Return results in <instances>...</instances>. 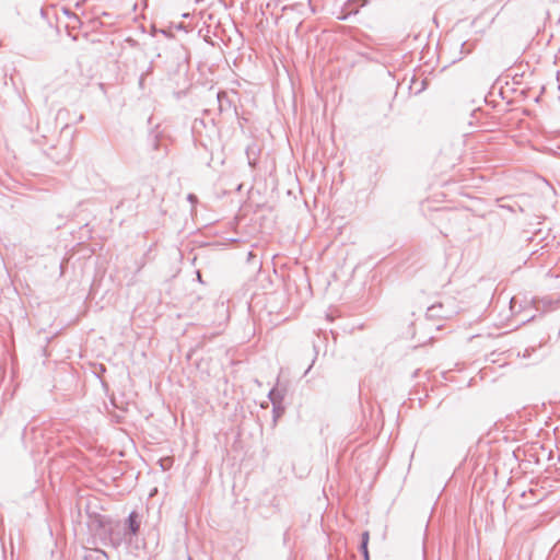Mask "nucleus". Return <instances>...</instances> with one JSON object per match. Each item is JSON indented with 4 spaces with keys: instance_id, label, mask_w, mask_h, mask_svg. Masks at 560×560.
<instances>
[{
    "instance_id": "nucleus-11",
    "label": "nucleus",
    "mask_w": 560,
    "mask_h": 560,
    "mask_svg": "<svg viewBox=\"0 0 560 560\" xmlns=\"http://www.w3.org/2000/svg\"><path fill=\"white\" fill-rule=\"evenodd\" d=\"M187 200L191 203V205H195L197 201H198V198L196 195L194 194H188L187 196Z\"/></svg>"
},
{
    "instance_id": "nucleus-12",
    "label": "nucleus",
    "mask_w": 560,
    "mask_h": 560,
    "mask_svg": "<svg viewBox=\"0 0 560 560\" xmlns=\"http://www.w3.org/2000/svg\"><path fill=\"white\" fill-rule=\"evenodd\" d=\"M143 81H144V78H143V75H141V78L139 80V84L142 85Z\"/></svg>"
},
{
    "instance_id": "nucleus-2",
    "label": "nucleus",
    "mask_w": 560,
    "mask_h": 560,
    "mask_svg": "<svg viewBox=\"0 0 560 560\" xmlns=\"http://www.w3.org/2000/svg\"><path fill=\"white\" fill-rule=\"evenodd\" d=\"M126 527H127V532L125 533V535H127V534L137 535L139 533L140 520H139V514L136 511H132L131 513H129L127 521H126Z\"/></svg>"
},
{
    "instance_id": "nucleus-4",
    "label": "nucleus",
    "mask_w": 560,
    "mask_h": 560,
    "mask_svg": "<svg viewBox=\"0 0 560 560\" xmlns=\"http://www.w3.org/2000/svg\"><path fill=\"white\" fill-rule=\"evenodd\" d=\"M285 394H287V389L285 388H280L278 385L272 387L269 393H268V398L269 400L271 401V404H273V401L276 404H282L284 397H285Z\"/></svg>"
},
{
    "instance_id": "nucleus-7",
    "label": "nucleus",
    "mask_w": 560,
    "mask_h": 560,
    "mask_svg": "<svg viewBox=\"0 0 560 560\" xmlns=\"http://www.w3.org/2000/svg\"><path fill=\"white\" fill-rule=\"evenodd\" d=\"M246 155L248 159V164L254 167L256 165V147L249 145L246 149Z\"/></svg>"
},
{
    "instance_id": "nucleus-5",
    "label": "nucleus",
    "mask_w": 560,
    "mask_h": 560,
    "mask_svg": "<svg viewBox=\"0 0 560 560\" xmlns=\"http://www.w3.org/2000/svg\"><path fill=\"white\" fill-rule=\"evenodd\" d=\"M369 539H370L369 532H363L361 535V542H360L359 549H360L364 560H370L369 559V549H368Z\"/></svg>"
},
{
    "instance_id": "nucleus-9",
    "label": "nucleus",
    "mask_w": 560,
    "mask_h": 560,
    "mask_svg": "<svg viewBox=\"0 0 560 560\" xmlns=\"http://www.w3.org/2000/svg\"><path fill=\"white\" fill-rule=\"evenodd\" d=\"M152 148L154 150H159L160 149V141H159V136L158 133H154L153 135V138H152Z\"/></svg>"
},
{
    "instance_id": "nucleus-3",
    "label": "nucleus",
    "mask_w": 560,
    "mask_h": 560,
    "mask_svg": "<svg viewBox=\"0 0 560 560\" xmlns=\"http://www.w3.org/2000/svg\"><path fill=\"white\" fill-rule=\"evenodd\" d=\"M218 109L220 113L230 110L233 107L232 101L225 91H219L217 93Z\"/></svg>"
},
{
    "instance_id": "nucleus-6",
    "label": "nucleus",
    "mask_w": 560,
    "mask_h": 560,
    "mask_svg": "<svg viewBox=\"0 0 560 560\" xmlns=\"http://www.w3.org/2000/svg\"><path fill=\"white\" fill-rule=\"evenodd\" d=\"M442 307V304H434L427 310V316L434 318V317H444L445 315L440 313V308Z\"/></svg>"
},
{
    "instance_id": "nucleus-8",
    "label": "nucleus",
    "mask_w": 560,
    "mask_h": 560,
    "mask_svg": "<svg viewBox=\"0 0 560 560\" xmlns=\"http://www.w3.org/2000/svg\"><path fill=\"white\" fill-rule=\"evenodd\" d=\"M284 412V406L283 404H276L273 401L272 404V415H273V422L278 420Z\"/></svg>"
},
{
    "instance_id": "nucleus-10",
    "label": "nucleus",
    "mask_w": 560,
    "mask_h": 560,
    "mask_svg": "<svg viewBox=\"0 0 560 560\" xmlns=\"http://www.w3.org/2000/svg\"><path fill=\"white\" fill-rule=\"evenodd\" d=\"M51 159L55 160L56 163H58V164L63 163L65 161L68 160V150H66L63 156H61V158L51 156Z\"/></svg>"
},
{
    "instance_id": "nucleus-1",
    "label": "nucleus",
    "mask_w": 560,
    "mask_h": 560,
    "mask_svg": "<svg viewBox=\"0 0 560 560\" xmlns=\"http://www.w3.org/2000/svg\"><path fill=\"white\" fill-rule=\"evenodd\" d=\"M366 3L368 0H349L343 7L345 14L339 16L338 19L346 20L348 15L357 14L360 8L366 5Z\"/></svg>"
}]
</instances>
